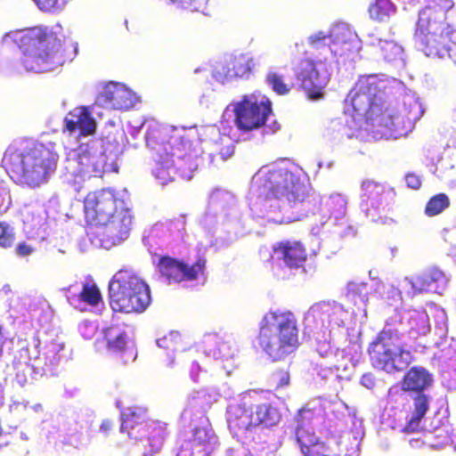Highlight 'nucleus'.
Listing matches in <instances>:
<instances>
[{
    "instance_id": "obj_6",
    "label": "nucleus",
    "mask_w": 456,
    "mask_h": 456,
    "mask_svg": "<svg viewBox=\"0 0 456 456\" xmlns=\"http://www.w3.org/2000/svg\"><path fill=\"white\" fill-rule=\"evenodd\" d=\"M444 23L437 20L436 12L427 9L419 12L414 31V40L421 51L432 58H444L449 51L443 37Z\"/></svg>"
},
{
    "instance_id": "obj_29",
    "label": "nucleus",
    "mask_w": 456,
    "mask_h": 456,
    "mask_svg": "<svg viewBox=\"0 0 456 456\" xmlns=\"http://www.w3.org/2000/svg\"><path fill=\"white\" fill-rule=\"evenodd\" d=\"M429 408V399L424 393L416 394L413 399V411L411 419L408 420L404 430L413 432L418 429L420 420L426 415Z\"/></svg>"
},
{
    "instance_id": "obj_60",
    "label": "nucleus",
    "mask_w": 456,
    "mask_h": 456,
    "mask_svg": "<svg viewBox=\"0 0 456 456\" xmlns=\"http://www.w3.org/2000/svg\"><path fill=\"white\" fill-rule=\"evenodd\" d=\"M339 201H341L340 207L342 208V209H343V211H344V210H345V208H346L345 201H344V200H339Z\"/></svg>"
},
{
    "instance_id": "obj_61",
    "label": "nucleus",
    "mask_w": 456,
    "mask_h": 456,
    "mask_svg": "<svg viewBox=\"0 0 456 456\" xmlns=\"http://www.w3.org/2000/svg\"><path fill=\"white\" fill-rule=\"evenodd\" d=\"M134 347H132V348H131L130 354H131V357H132L133 359H134V358H135V355H134Z\"/></svg>"
},
{
    "instance_id": "obj_39",
    "label": "nucleus",
    "mask_w": 456,
    "mask_h": 456,
    "mask_svg": "<svg viewBox=\"0 0 456 456\" xmlns=\"http://www.w3.org/2000/svg\"><path fill=\"white\" fill-rule=\"evenodd\" d=\"M266 81L279 95H286L290 91V86L285 83L284 77L276 72L268 73Z\"/></svg>"
},
{
    "instance_id": "obj_26",
    "label": "nucleus",
    "mask_w": 456,
    "mask_h": 456,
    "mask_svg": "<svg viewBox=\"0 0 456 456\" xmlns=\"http://www.w3.org/2000/svg\"><path fill=\"white\" fill-rule=\"evenodd\" d=\"M256 428H269L276 426L281 419L280 409L272 403H258L253 408Z\"/></svg>"
},
{
    "instance_id": "obj_22",
    "label": "nucleus",
    "mask_w": 456,
    "mask_h": 456,
    "mask_svg": "<svg viewBox=\"0 0 456 456\" xmlns=\"http://www.w3.org/2000/svg\"><path fill=\"white\" fill-rule=\"evenodd\" d=\"M327 456H358L360 439L353 432L328 439Z\"/></svg>"
},
{
    "instance_id": "obj_3",
    "label": "nucleus",
    "mask_w": 456,
    "mask_h": 456,
    "mask_svg": "<svg viewBox=\"0 0 456 456\" xmlns=\"http://www.w3.org/2000/svg\"><path fill=\"white\" fill-rule=\"evenodd\" d=\"M259 180V197L265 201H276L273 207L280 209H295L297 218L314 205L309 187L286 168L269 170ZM270 206L273 207V204Z\"/></svg>"
},
{
    "instance_id": "obj_37",
    "label": "nucleus",
    "mask_w": 456,
    "mask_h": 456,
    "mask_svg": "<svg viewBox=\"0 0 456 456\" xmlns=\"http://www.w3.org/2000/svg\"><path fill=\"white\" fill-rule=\"evenodd\" d=\"M294 345L295 344H266L265 351L272 361H280L284 359L295 349Z\"/></svg>"
},
{
    "instance_id": "obj_5",
    "label": "nucleus",
    "mask_w": 456,
    "mask_h": 456,
    "mask_svg": "<svg viewBox=\"0 0 456 456\" xmlns=\"http://www.w3.org/2000/svg\"><path fill=\"white\" fill-rule=\"evenodd\" d=\"M110 305L115 312L142 313L151 304L148 284L132 269L118 270L109 283Z\"/></svg>"
},
{
    "instance_id": "obj_62",
    "label": "nucleus",
    "mask_w": 456,
    "mask_h": 456,
    "mask_svg": "<svg viewBox=\"0 0 456 456\" xmlns=\"http://www.w3.org/2000/svg\"><path fill=\"white\" fill-rule=\"evenodd\" d=\"M2 351H3L2 345L0 344V355L2 354Z\"/></svg>"
},
{
    "instance_id": "obj_55",
    "label": "nucleus",
    "mask_w": 456,
    "mask_h": 456,
    "mask_svg": "<svg viewBox=\"0 0 456 456\" xmlns=\"http://www.w3.org/2000/svg\"><path fill=\"white\" fill-rule=\"evenodd\" d=\"M326 37H327L323 33L320 32L318 34L311 36L309 37V41L311 45H317L319 42L325 40Z\"/></svg>"
},
{
    "instance_id": "obj_10",
    "label": "nucleus",
    "mask_w": 456,
    "mask_h": 456,
    "mask_svg": "<svg viewBox=\"0 0 456 456\" xmlns=\"http://www.w3.org/2000/svg\"><path fill=\"white\" fill-rule=\"evenodd\" d=\"M127 204L110 189H102L89 192L84 200V209L87 219L106 223L120 208Z\"/></svg>"
},
{
    "instance_id": "obj_17",
    "label": "nucleus",
    "mask_w": 456,
    "mask_h": 456,
    "mask_svg": "<svg viewBox=\"0 0 456 456\" xmlns=\"http://www.w3.org/2000/svg\"><path fill=\"white\" fill-rule=\"evenodd\" d=\"M167 436L165 423L150 420L136 441L141 442L144 456H153L160 452Z\"/></svg>"
},
{
    "instance_id": "obj_52",
    "label": "nucleus",
    "mask_w": 456,
    "mask_h": 456,
    "mask_svg": "<svg viewBox=\"0 0 456 456\" xmlns=\"http://www.w3.org/2000/svg\"><path fill=\"white\" fill-rule=\"evenodd\" d=\"M109 333L113 334L114 338H109L108 335H106V337H105L106 342H118V343H120V342H125L126 339L125 333L121 332L120 330H118L116 328H110V329H108L107 330V334H109Z\"/></svg>"
},
{
    "instance_id": "obj_51",
    "label": "nucleus",
    "mask_w": 456,
    "mask_h": 456,
    "mask_svg": "<svg viewBox=\"0 0 456 456\" xmlns=\"http://www.w3.org/2000/svg\"><path fill=\"white\" fill-rule=\"evenodd\" d=\"M405 183L407 187L412 190H419L422 185L420 177L414 173L406 174Z\"/></svg>"
},
{
    "instance_id": "obj_48",
    "label": "nucleus",
    "mask_w": 456,
    "mask_h": 456,
    "mask_svg": "<svg viewBox=\"0 0 456 456\" xmlns=\"http://www.w3.org/2000/svg\"><path fill=\"white\" fill-rule=\"evenodd\" d=\"M186 221L183 216L167 221V227L170 231L176 230L181 232H185Z\"/></svg>"
},
{
    "instance_id": "obj_16",
    "label": "nucleus",
    "mask_w": 456,
    "mask_h": 456,
    "mask_svg": "<svg viewBox=\"0 0 456 456\" xmlns=\"http://www.w3.org/2000/svg\"><path fill=\"white\" fill-rule=\"evenodd\" d=\"M273 251L289 269L304 267L308 259L305 246L298 240H281L273 246Z\"/></svg>"
},
{
    "instance_id": "obj_57",
    "label": "nucleus",
    "mask_w": 456,
    "mask_h": 456,
    "mask_svg": "<svg viewBox=\"0 0 456 456\" xmlns=\"http://www.w3.org/2000/svg\"><path fill=\"white\" fill-rule=\"evenodd\" d=\"M220 154L224 159L231 157L233 154V146L232 145L231 147H228L226 151H223V150H221Z\"/></svg>"
},
{
    "instance_id": "obj_47",
    "label": "nucleus",
    "mask_w": 456,
    "mask_h": 456,
    "mask_svg": "<svg viewBox=\"0 0 456 456\" xmlns=\"http://www.w3.org/2000/svg\"><path fill=\"white\" fill-rule=\"evenodd\" d=\"M36 248L27 241H20L14 248L16 256L20 257H26L32 255Z\"/></svg>"
},
{
    "instance_id": "obj_42",
    "label": "nucleus",
    "mask_w": 456,
    "mask_h": 456,
    "mask_svg": "<svg viewBox=\"0 0 456 456\" xmlns=\"http://www.w3.org/2000/svg\"><path fill=\"white\" fill-rule=\"evenodd\" d=\"M173 3L181 4L186 9H190L193 12H203L208 0H171Z\"/></svg>"
},
{
    "instance_id": "obj_27",
    "label": "nucleus",
    "mask_w": 456,
    "mask_h": 456,
    "mask_svg": "<svg viewBox=\"0 0 456 456\" xmlns=\"http://www.w3.org/2000/svg\"><path fill=\"white\" fill-rule=\"evenodd\" d=\"M254 67L253 59L240 54L231 58L224 67V76L228 78L248 77Z\"/></svg>"
},
{
    "instance_id": "obj_2",
    "label": "nucleus",
    "mask_w": 456,
    "mask_h": 456,
    "mask_svg": "<svg viewBox=\"0 0 456 456\" xmlns=\"http://www.w3.org/2000/svg\"><path fill=\"white\" fill-rule=\"evenodd\" d=\"M20 47L31 48L25 54L23 63L27 69L45 72L62 66L71 61L77 52V45L71 41L61 42L53 33L33 28L18 34Z\"/></svg>"
},
{
    "instance_id": "obj_40",
    "label": "nucleus",
    "mask_w": 456,
    "mask_h": 456,
    "mask_svg": "<svg viewBox=\"0 0 456 456\" xmlns=\"http://www.w3.org/2000/svg\"><path fill=\"white\" fill-rule=\"evenodd\" d=\"M379 44L382 57L388 61L395 60L401 53L400 46L392 40H379Z\"/></svg>"
},
{
    "instance_id": "obj_14",
    "label": "nucleus",
    "mask_w": 456,
    "mask_h": 456,
    "mask_svg": "<svg viewBox=\"0 0 456 456\" xmlns=\"http://www.w3.org/2000/svg\"><path fill=\"white\" fill-rule=\"evenodd\" d=\"M411 286L409 292L411 297L423 293H441L446 284V277L444 273L437 267H429L422 271L420 273L406 278Z\"/></svg>"
},
{
    "instance_id": "obj_30",
    "label": "nucleus",
    "mask_w": 456,
    "mask_h": 456,
    "mask_svg": "<svg viewBox=\"0 0 456 456\" xmlns=\"http://www.w3.org/2000/svg\"><path fill=\"white\" fill-rule=\"evenodd\" d=\"M28 347H23L20 351V357L14 359L12 363V368L14 372L15 380L20 385L23 386L28 381V377L33 372V367L29 363V357L28 355Z\"/></svg>"
},
{
    "instance_id": "obj_35",
    "label": "nucleus",
    "mask_w": 456,
    "mask_h": 456,
    "mask_svg": "<svg viewBox=\"0 0 456 456\" xmlns=\"http://www.w3.org/2000/svg\"><path fill=\"white\" fill-rule=\"evenodd\" d=\"M361 197L364 200H378L384 192V186L371 180H365L361 185Z\"/></svg>"
},
{
    "instance_id": "obj_11",
    "label": "nucleus",
    "mask_w": 456,
    "mask_h": 456,
    "mask_svg": "<svg viewBox=\"0 0 456 456\" xmlns=\"http://www.w3.org/2000/svg\"><path fill=\"white\" fill-rule=\"evenodd\" d=\"M205 267L206 259L204 257H199L192 265H188L183 260L166 255L161 256L157 264L160 275L168 283L195 281L203 274Z\"/></svg>"
},
{
    "instance_id": "obj_31",
    "label": "nucleus",
    "mask_w": 456,
    "mask_h": 456,
    "mask_svg": "<svg viewBox=\"0 0 456 456\" xmlns=\"http://www.w3.org/2000/svg\"><path fill=\"white\" fill-rule=\"evenodd\" d=\"M371 20L383 22L395 12V5L391 0H375L368 9Z\"/></svg>"
},
{
    "instance_id": "obj_43",
    "label": "nucleus",
    "mask_w": 456,
    "mask_h": 456,
    "mask_svg": "<svg viewBox=\"0 0 456 456\" xmlns=\"http://www.w3.org/2000/svg\"><path fill=\"white\" fill-rule=\"evenodd\" d=\"M431 445L436 448L443 447L448 441L447 432L445 430L437 429L428 435Z\"/></svg>"
},
{
    "instance_id": "obj_54",
    "label": "nucleus",
    "mask_w": 456,
    "mask_h": 456,
    "mask_svg": "<svg viewBox=\"0 0 456 456\" xmlns=\"http://www.w3.org/2000/svg\"><path fill=\"white\" fill-rule=\"evenodd\" d=\"M126 344H108V350L114 354H123L126 351Z\"/></svg>"
},
{
    "instance_id": "obj_25",
    "label": "nucleus",
    "mask_w": 456,
    "mask_h": 456,
    "mask_svg": "<svg viewBox=\"0 0 456 456\" xmlns=\"http://www.w3.org/2000/svg\"><path fill=\"white\" fill-rule=\"evenodd\" d=\"M203 456H208L213 450L216 436L210 423L205 420L192 429V436L188 439Z\"/></svg>"
},
{
    "instance_id": "obj_53",
    "label": "nucleus",
    "mask_w": 456,
    "mask_h": 456,
    "mask_svg": "<svg viewBox=\"0 0 456 456\" xmlns=\"http://www.w3.org/2000/svg\"><path fill=\"white\" fill-rule=\"evenodd\" d=\"M155 176L159 180L160 183L164 184L167 182V170L160 164L154 170Z\"/></svg>"
},
{
    "instance_id": "obj_34",
    "label": "nucleus",
    "mask_w": 456,
    "mask_h": 456,
    "mask_svg": "<svg viewBox=\"0 0 456 456\" xmlns=\"http://www.w3.org/2000/svg\"><path fill=\"white\" fill-rule=\"evenodd\" d=\"M450 207V199L444 193L432 196L427 202L424 209L426 216L432 217L440 215Z\"/></svg>"
},
{
    "instance_id": "obj_9",
    "label": "nucleus",
    "mask_w": 456,
    "mask_h": 456,
    "mask_svg": "<svg viewBox=\"0 0 456 456\" xmlns=\"http://www.w3.org/2000/svg\"><path fill=\"white\" fill-rule=\"evenodd\" d=\"M368 353L374 367L387 373L400 372L413 362V354L401 344H370Z\"/></svg>"
},
{
    "instance_id": "obj_36",
    "label": "nucleus",
    "mask_w": 456,
    "mask_h": 456,
    "mask_svg": "<svg viewBox=\"0 0 456 456\" xmlns=\"http://www.w3.org/2000/svg\"><path fill=\"white\" fill-rule=\"evenodd\" d=\"M289 382V372L284 369L274 370L267 377V384L274 391L288 387Z\"/></svg>"
},
{
    "instance_id": "obj_24",
    "label": "nucleus",
    "mask_w": 456,
    "mask_h": 456,
    "mask_svg": "<svg viewBox=\"0 0 456 456\" xmlns=\"http://www.w3.org/2000/svg\"><path fill=\"white\" fill-rule=\"evenodd\" d=\"M149 421L146 419L144 410L128 409L122 414L120 432L126 433L133 440H137L141 437V433Z\"/></svg>"
},
{
    "instance_id": "obj_44",
    "label": "nucleus",
    "mask_w": 456,
    "mask_h": 456,
    "mask_svg": "<svg viewBox=\"0 0 456 456\" xmlns=\"http://www.w3.org/2000/svg\"><path fill=\"white\" fill-rule=\"evenodd\" d=\"M382 297L389 304L399 302L403 299L402 291L394 285H388L384 289Z\"/></svg>"
},
{
    "instance_id": "obj_49",
    "label": "nucleus",
    "mask_w": 456,
    "mask_h": 456,
    "mask_svg": "<svg viewBox=\"0 0 456 456\" xmlns=\"http://www.w3.org/2000/svg\"><path fill=\"white\" fill-rule=\"evenodd\" d=\"M157 335L159 337L156 338V342H159L160 340H169L172 342L183 338L178 330H170L167 334L163 333L162 330H158Z\"/></svg>"
},
{
    "instance_id": "obj_56",
    "label": "nucleus",
    "mask_w": 456,
    "mask_h": 456,
    "mask_svg": "<svg viewBox=\"0 0 456 456\" xmlns=\"http://www.w3.org/2000/svg\"><path fill=\"white\" fill-rule=\"evenodd\" d=\"M113 423L110 420H103L101 424V430L107 433L113 428Z\"/></svg>"
},
{
    "instance_id": "obj_19",
    "label": "nucleus",
    "mask_w": 456,
    "mask_h": 456,
    "mask_svg": "<svg viewBox=\"0 0 456 456\" xmlns=\"http://www.w3.org/2000/svg\"><path fill=\"white\" fill-rule=\"evenodd\" d=\"M296 439L304 456H327L328 440L322 441L312 427L299 424L296 429Z\"/></svg>"
},
{
    "instance_id": "obj_32",
    "label": "nucleus",
    "mask_w": 456,
    "mask_h": 456,
    "mask_svg": "<svg viewBox=\"0 0 456 456\" xmlns=\"http://www.w3.org/2000/svg\"><path fill=\"white\" fill-rule=\"evenodd\" d=\"M410 333L414 336H423L429 332V318L425 311H413L409 319Z\"/></svg>"
},
{
    "instance_id": "obj_21",
    "label": "nucleus",
    "mask_w": 456,
    "mask_h": 456,
    "mask_svg": "<svg viewBox=\"0 0 456 456\" xmlns=\"http://www.w3.org/2000/svg\"><path fill=\"white\" fill-rule=\"evenodd\" d=\"M227 422L235 431H251L256 428L253 407L245 403L231 404L227 410Z\"/></svg>"
},
{
    "instance_id": "obj_50",
    "label": "nucleus",
    "mask_w": 456,
    "mask_h": 456,
    "mask_svg": "<svg viewBox=\"0 0 456 456\" xmlns=\"http://www.w3.org/2000/svg\"><path fill=\"white\" fill-rule=\"evenodd\" d=\"M342 353L345 354L342 355V357L350 362L357 361L361 355L360 347L356 348L355 346H346L342 350Z\"/></svg>"
},
{
    "instance_id": "obj_41",
    "label": "nucleus",
    "mask_w": 456,
    "mask_h": 456,
    "mask_svg": "<svg viewBox=\"0 0 456 456\" xmlns=\"http://www.w3.org/2000/svg\"><path fill=\"white\" fill-rule=\"evenodd\" d=\"M37 6L43 12H52L61 10L65 0H33Z\"/></svg>"
},
{
    "instance_id": "obj_63",
    "label": "nucleus",
    "mask_w": 456,
    "mask_h": 456,
    "mask_svg": "<svg viewBox=\"0 0 456 456\" xmlns=\"http://www.w3.org/2000/svg\"><path fill=\"white\" fill-rule=\"evenodd\" d=\"M310 317L314 318V315H309V316H307V320H309V319H310Z\"/></svg>"
},
{
    "instance_id": "obj_8",
    "label": "nucleus",
    "mask_w": 456,
    "mask_h": 456,
    "mask_svg": "<svg viewBox=\"0 0 456 456\" xmlns=\"http://www.w3.org/2000/svg\"><path fill=\"white\" fill-rule=\"evenodd\" d=\"M259 339L278 342H297L298 327L296 315L289 310L269 311L259 324Z\"/></svg>"
},
{
    "instance_id": "obj_64",
    "label": "nucleus",
    "mask_w": 456,
    "mask_h": 456,
    "mask_svg": "<svg viewBox=\"0 0 456 456\" xmlns=\"http://www.w3.org/2000/svg\"><path fill=\"white\" fill-rule=\"evenodd\" d=\"M453 6V4L452 3H450V5H449V8L452 7Z\"/></svg>"
},
{
    "instance_id": "obj_46",
    "label": "nucleus",
    "mask_w": 456,
    "mask_h": 456,
    "mask_svg": "<svg viewBox=\"0 0 456 456\" xmlns=\"http://www.w3.org/2000/svg\"><path fill=\"white\" fill-rule=\"evenodd\" d=\"M399 339V333L391 327H385L379 333L376 342H389Z\"/></svg>"
},
{
    "instance_id": "obj_15",
    "label": "nucleus",
    "mask_w": 456,
    "mask_h": 456,
    "mask_svg": "<svg viewBox=\"0 0 456 456\" xmlns=\"http://www.w3.org/2000/svg\"><path fill=\"white\" fill-rule=\"evenodd\" d=\"M133 216L128 206H125L117 211L106 223H100L102 225V235L112 245L120 243L128 238L132 228Z\"/></svg>"
},
{
    "instance_id": "obj_7",
    "label": "nucleus",
    "mask_w": 456,
    "mask_h": 456,
    "mask_svg": "<svg viewBox=\"0 0 456 456\" xmlns=\"http://www.w3.org/2000/svg\"><path fill=\"white\" fill-rule=\"evenodd\" d=\"M232 105L234 125L241 132H251L263 127L273 112L269 100H258L254 94H245Z\"/></svg>"
},
{
    "instance_id": "obj_59",
    "label": "nucleus",
    "mask_w": 456,
    "mask_h": 456,
    "mask_svg": "<svg viewBox=\"0 0 456 456\" xmlns=\"http://www.w3.org/2000/svg\"><path fill=\"white\" fill-rule=\"evenodd\" d=\"M4 389L0 386V408L4 405Z\"/></svg>"
},
{
    "instance_id": "obj_45",
    "label": "nucleus",
    "mask_w": 456,
    "mask_h": 456,
    "mask_svg": "<svg viewBox=\"0 0 456 456\" xmlns=\"http://www.w3.org/2000/svg\"><path fill=\"white\" fill-rule=\"evenodd\" d=\"M176 456H203L200 452L196 447L187 439L181 443L177 451Z\"/></svg>"
},
{
    "instance_id": "obj_1",
    "label": "nucleus",
    "mask_w": 456,
    "mask_h": 456,
    "mask_svg": "<svg viewBox=\"0 0 456 456\" xmlns=\"http://www.w3.org/2000/svg\"><path fill=\"white\" fill-rule=\"evenodd\" d=\"M58 159L53 142H21L5 149L1 166L15 183L37 188L55 172Z\"/></svg>"
},
{
    "instance_id": "obj_33",
    "label": "nucleus",
    "mask_w": 456,
    "mask_h": 456,
    "mask_svg": "<svg viewBox=\"0 0 456 456\" xmlns=\"http://www.w3.org/2000/svg\"><path fill=\"white\" fill-rule=\"evenodd\" d=\"M77 297L79 301L92 307H96L100 304H102L101 291L98 286L94 283H84Z\"/></svg>"
},
{
    "instance_id": "obj_4",
    "label": "nucleus",
    "mask_w": 456,
    "mask_h": 456,
    "mask_svg": "<svg viewBox=\"0 0 456 456\" xmlns=\"http://www.w3.org/2000/svg\"><path fill=\"white\" fill-rule=\"evenodd\" d=\"M380 88L376 76L361 77L346 98L354 112L373 126L385 128L391 134L404 132L403 118L384 108L379 96Z\"/></svg>"
},
{
    "instance_id": "obj_38",
    "label": "nucleus",
    "mask_w": 456,
    "mask_h": 456,
    "mask_svg": "<svg viewBox=\"0 0 456 456\" xmlns=\"http://www.w3.org/2000/svg\"><path fill=\"white\" fill-rule=\"evenodd\" d=\"M16 240L14 228L7 222L0 221V248L4 249L12 248Z\"/></svg>"
},
{
    "instance_id": "obj_58",
    "label": "nucleus",
    "mask_w": 456,
    "mask_h": 456,
    "mask_svg": "<svg viewBox=\"0 0 456 456\" xmlns=\"http://www.w3.org/2000/svg\"><path fill=\"white\" fill-rule=\"evenodd\" d=\"M4 192V188L3 187V184L0 182V208L3 207V204H4V198H3Z\"/></svg>"
},
{
    "instance_id": "obj_18",
    "label": "nucleus",
    "mask_w": 456,
    "mask_h": 456,
    "mask_svg": "<svg viewBox=\"0 0 456 456\" xmlns=\"http://www.w3.org/2000/svg\"><path fill=\"white\" fill-rule=\"evenodd\" d=\"M73 173L79 176H98L103 172L102 158L92 152L88 147L79 146L71 160Z\"/></svg>"
},
{
    "instance_id": "obj_28",
    "label": "nucleus",
    "mask_w": 456,
    "mask_h": 456,
    "mask_svg": "<svg viewBox=\"0 0 456 456\" xmlns=\"http://www.w3.org/2000/svg\"><path fill=\"white\" fill-rule=\"evenodd\" d=\"M167 134L160 129H151L146 134V144L159 160L166 159L169 155L171 146L166 140Z\"/></svg>"
},
{
    "instance_id": "obj_23",
    "label": "nucleus",
    "mask_w": 456,
    "mask_h": 456,
    "mask_svg": "<svg viewBox=\"0 0 456 456\" xmlns=\"http://www.w3.org/2000/svg\"><path fill=\"white\" fill-rule=\"evenodd\" d=\"M64 121L65 128L69 132L73 133L78 130L82 136L91 135L94 134L96 129V123L86 107L70 111Z\"/></svg>"
},
{
    "instance_id": "obj_20",
    "label": "nucleus",
    "mask_w": 456,
    "mask_h": 456,
    "mask_svg": "<svg viewBox=\"0 0 456 456\" xmlns=\"http://www.w3.org/2000/svg\"><path fill=\"white\" fill-rule=\"evenodd\" d=\"M432 374L422 366H413L403 375L401 380V389L409 394L424 393L433 385Z\"/></svg>"
},
{
    "instance_id": "obj_13",
    "label": "nucleus",
    "mask_w": 456,
    "mask_h": 456,
    "mask_svg": "<svg viewBox=\"0 0 456 456\" xmlns=\"http://www.w3.org/2000/svg\"><path fill=\"white\" fill-rule=\"evenodd\" d=\"M96 102L102 107L125 110L133 107L134 96L125 86L109 82L97 95Z\"/></svg>"
},
{
    "instance_id": "obj_12",
    "label": "nucleus",
    "mask_w": 456,
    "mask_h": 456,
    "mask_svg": "<svg viewBox=\"0 0 456 456\" xmlns=\"http://www.w3.org/2000/svg\"><path fill=\"white\" fill-rule=\"evenodd\" d=\"M321 61L311 58L300 59L294 67V73L298 88L303 90L309 100L319 101L324 97L326 83L322 80L317 66Z\"/></svg>"
}]
</instances>
